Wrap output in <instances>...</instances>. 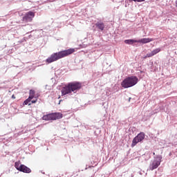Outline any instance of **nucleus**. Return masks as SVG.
Here are the masks:
<instances>
[{
  "instance_id": "nucleus-5",
  "label": "nucleus",
  "mask_w": 177,
  "mask_h": 177,
  "mask_svg": "<svg viewBox=\"0 0 177 177\" xmlns=\"http://www.w3.org/2000/svg\"><path fill=\"white\" fill-rule=\"evenodd\" d=\"M162 158L160 156H158L156 157V159L153 160L152 163L150 165L149 169L151 171H154V169H157V168H158V167H160L161 164Z\"/></svg>"
},
{
  "instance_id": "nucleus-15",
  "label": "nucleus",
  "mask_w": 177,
  "mask_h": 177,
  "mask_svg": "<svg viewBox=\"0 0 177 177\" xmlns=\"http://www.w3.org/2000/svg\"><path fill=\"white\" fill-rule=\"evenodd\" d=\"M20 164V160H19L18 162H15V167L16 168V169H17V171H20V169H21V165Z\"/></svg>"
},
{
  "instance_id": "nucleus-9",
  "label": "nucleus",
  "mask_w": 177,
  "mask_h": 177,
  "mask_svg": "<svg viewBox=\"0 0 177 177\" xmlns=\"http://www.w3.org/2000/svg\"><path fill=\"white\" fill-rule=\"evenodd\" d=\"M154 41V39L152 38H142L137 40L138 44H149V42H152Z\"/></svg>"
},
{
  "instance_id": "nucleus-4",
  "label": "nucleus",
  "mask_w": 177,
  "mask_h": 177,
  "mask_svg": "<svg viewBox=\"0 0 177 177\" xmlns=\"http://www.w3.org/2000/svg\"><path fill=\"white\" fill-rule=\"evenodd\" d=\"M145 134L143 132L138 133L132 140L131 147H135L138 143L145 140Z\"/></svg>"
},
{
  "instance_id": "nucleus-7",
  "label": "nucleus",
  "mask_w": 177,
  "mask_h": 177,
  "mask_svg": "<svg viewBox=\"0 0 177 177\" xmlns=\"http://www.w3.org/2000/svg\"><path fill=\"white\" fill-rule=\"evenodd\" d=\"M35 97V91L34 90H30V93H29V97L28 99H26L24 102V104H28V106H31V103H30L31 102V100H32V99Z\"/></svg>"
},
{
  "instance_id": "nucleus-6",
  "label": "nucleus",
  "mask_w": 177,
  "mask_h": 177,
  "mask_svg": "<svg viewBox=\"0 0 177 177\" xmlns=\"http://www.w3.org/2000/svg\"><path fill=\"white\" fill-rule=\"evenodd\" d=\"M35 17V13L32 11H29L26 13L25 16L23 17L24 21H26V23L32 21V19Z\"/></svg>"
},
{
  "instance_id": "nucleus-11",
  "label": "nucleus",
  "mask_w": 177,
  "mask_h": 177,
  "mask_svg": "<svg viewBox=\"0 0 177 177\" xmlns=\"http://www.w3.org/2000/svg\"><path fill=\"white\" fill-rule=\"evenodd\" d=\"M53 121L56 120H60V118H63V114L62 113H53Z\"/></svg>"
},
{
  "instance_id": "nucleus-8",
  "label": "nucleus",
  "mask_w": 177,
  "mask_h": 177,
  "mask_svg": "<svg viewBox=\"0 0 177 177\" xmlns=\"http://www.w3.org/2000/svg\"><path fill=\"white\" fill-rule=\"evenodd\" d=\"M160 52H161V48H156L155 50H152L151 53H147L145 57V59L147 57H153V56L157 55V53H160Z\"/></svg>"
},
{
  "instance_id": "nucleus-12",
  "label": "nucleus",
  "mask_w": 177,
  "mask_h": 177,
  "mask_svg": "<svg viewBox=\"0 0 177 177\" xmlns=\"http://www.w3.org/2000/svg\"><path fill=\"white\" fill-rule=\"evenodd\" d=\"M42 119H43L44 121H52V120H53L52 113H49V114H47V115H44L42 117Z\"/></svg>"
},
{
  "instance_id": "nucleus-16",
  "label": "nucleus",
  "mask_w": 177,
  "mask_h": 177,
  "mask_svg": "<svg viewBox=\"0 0 177 177\" xmlns=\"http://www.w3.org/2000/svg\"><path fill=\"white\" fill-rule=\"evenodd\" d=\"M134 2H145V0H133Z\"/></svg>"
},
{
  "instance_id": "nucleus-20",
  "label": "nucleus",
  "mask_w": 177,
  "mask_h": 177,
  "mask_svg": "<svg viewBox=\"0 0 177 177\" xmlns=\"http://www.w3.org/2000/svg\"><path fill=\"white\" fill-rule=\"evenodd\" d=\"M155 155H156V153L153 152V156H155Z\"/></svg>"
},
{
  "instance_id": "nucleus-17",
  "label": "nucleus",
  "mask_w": 177,
  "mask_h": 177,
  "mask_svg": "<svg viewBox=\"0 0 177 177\" xmlns=\"http://www.w3.org/2000/svg\"><path fill=\"white\" fill-rule=\"evenodd\" d=\"M30 102H31V103H32V104L37 103V99L33 100H31Z\"/></svg>"
},
{
  "instance_id": "nucleus-18",
  "label": "nucleus",
  "mask_w": 177,
  "mask_h": 177,
  "mask_svg": "<svg viewBox=\"0 0 177 177\" xmlns=\"http://www.w3.org/2000/svg\"><path fill=\"white\" fill-rule=\"evenodd\" d=\"M12 99H16V96H15V95H12Z\"/></svg>"
},
{
  "instance_id": "nucleus-14",
  "label": "nucleus",
  "mask_w": 177,
  "mask_h": 177,
  "mask_svg": "<svg viewBox=\"0 0 177 177\" xmlns=\"http://www.w3.org/2000/svg\"><path fill=\"white\" fill-rule=\"evenodd\" d=\"M137 42H138V40H135V39L124 40V44H127V45H133V44H136Z\"/></svg>"
},
{
  "instance_id": "nucleus-3",
  "label": "nucleus",
  "mask_w": 177,
  "mask_h": 177,
  "mask_svg": "<svg viewBox=\"0 0 177 177\" xmlns=\"http://www.w3.org/2000/svg\"><path fill=\"white\" fill-rule=\"evenodd\" d=\"M138 82L139 79L138 77L135 75L129 76L121 82V86L124 89L132 88V86H135Z\"/></svg>"
},
{
  "instance_id": "nucleus-13",
  "label": "nucleus",
  "mask_w": 177,
  "mask_h": 177,
  "mask_svg": "<svg viewBox=\"0 0 177 177\" xmlns=\"http://www.w3.org/2000/svg\"><path fill=\"white\" fill-rule=\"evenodd\" d=\"M96 27L98 28L99 30H100L101 31H103V30H104V23L103 22H97L95 24Z\"/></svg>"
},
{
  "instance_id": "nucleus-10",
  "label": "nucleus",
  "mask_w": 177,
  "mask_h": 177,
  "mask_svg": "<svg viewBox=\"0 0 177 177\" xmlns=\"http://www.w3.org/2000/svg\"><path fill=\"white\" fill-rule=\"evenodd\" d=\"M19 171L25 174H31V169L24 165H21V169Z\"/></svg>"
},
{
  "instance_id": "nucleus-19",
  "label": "nucleus",
  "mask_w": 177,
  "mask_h": 177,
  "mask_svg": "<svg viewBox=\"0 0 177 177\" xmlns=\"http://www.w3.org/2000/svg\"><path fill=\"white\" fill-rule=\"evenodd\" d=\"M62 102H63V100H60L59 102V103H58V104H60V103H62Z\"/></svg>"
},
{
  "instance_id": "nucleus-1",
  "label": "nucleus",
  "mask_w": 177,
  "mask_h": 177,
  "mask_svg": "<svg viewBox=\"0 0 177 177\" xmlns=\"http://www.w3.org/2000/svg\"><path fill=\"white\" fill-rule=\"evenodd\" d=\"M74 52H75V49L69 48L58 53H54L46 59V62L48 63V64H50V63H53V62H57V60H60V59H63L64 57L70 56V55H73Z\"/></svg>"
},
{
  "instance_id": "nucleus-2",
  "label": "nucleus",
  "mask_w": 177,
  "mask_h": 177,
  "mask_svg": "<svg viewBox=\"0 0 177 177\" xmlns=\"http://www.w3.org/2000/svg\"><path fill=\"white\" fill-rule=\"evenodd\" d=\"M79 89H81V84L80 82H69L62 87L61 91L62 96L71 95L73 92H75V91H78Z\"/></svg>"
}]
</instances>
